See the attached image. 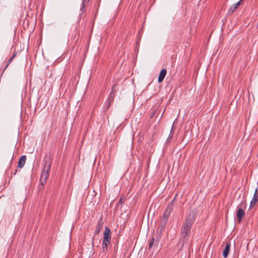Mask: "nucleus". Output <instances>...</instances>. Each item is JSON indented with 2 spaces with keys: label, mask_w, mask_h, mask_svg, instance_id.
<instances>
[{
  "label": "nucleus",
  "mask_w": 258,
  "mask_h": 258,
  "mask_svg": "<svg viewBox=\"0 0 258 258\" xmlns=\"http://www.w3.org/2000/svg\"><path fill=\"white\" fill-rule=\"evenodd\" d=\"M195 220V216L192 213H189L186 218L180 229V240L183 244L185 243L189 237V233L192 224Z\"/></svg>",
  "instance_id": "f257e3e1"
},
{
  "label": "nucleus",
  "mask_w": 258,
  "mask_h": 258,
  "mask_svg": "<svg viewBox=\"0 0 258 258\" xmlns=\"http://www.w3.org/2000/svg\"><path fill=\"white\" fill-rule=\"evenodd\" d=\"M51 163L49 161L46 160L43 165V168L40 176V184L39 185V189H42L45 184L48 176L49 174Z\"/></svg>",
  "instance_id": "f03ea898"
},
{
  "label": "nucleus",
  "mask_w": 258,
  "mask_h": 258,
  "mask_svg": "<svg viewBox=\"0 0 258 258\" xmlns=\"http://www.w3.org/2000/svg\"><path fill=\"white\" fill-rule=\"evenodd\" d=\"M110 240L111 231L108 227L106 226L104 232V237L102 243V249L103 251L107 249V247L110 242Z\"/></svg>",
  "instance_id": "7ed1b4c3"
},
{
  "label": "nucleus",
  "mask_w": 258,
  "mask_h": 258,
  "mask_svg": "<svg viewBox=\"0 0 258 258\" xmlns=\"http://www.w3.org/2000/svg\"><path fill=\"white\" fill-rule=\"evenodd\" d=\"M170 215V214L168 212H166L165 211H164L161 221L162 229H164L165 227Z\"/></svg>",
  "instance_id": "20e7f679"
},
{
  "label": "nucleus",
  "mask_w": 258,
  "mask_h": 258,
  "mask_svg": "<svg viewBox=\"0 0 258 258\" xmlns=\"http://www.w3.org/2000/svg\"><path fill=\"white\" fill-rule=\"evenodd\" d=\"M231 246V243L230 242L228 241L226 243L224 250L223 252V255L224 258H226L228 255L230 248Z\"/></svg>",
  "instance_id": "39448f33"
},
{
  "label": "nucleus",
  "mask_w": 258,
  "mask_h": 258,
  "mask_svg": "<svg viewBox=\"0 0 258 258\" xmlns=\"http://www.w3.org/2000/svg\"><path fill=\"white\" fill-rule=\"evenodd\" d=\"M166 73H167V71L165 69H162V70L161 71V72L159 74V76L158 79V81L159 83H161L163 81V80L166 75Z\"/></svg>",
  "instance_id": "423d86ee"
},
{
  "label": "nucleus",
  "mask_w": 258,
  "mask_h": 258,
  "mask_svg": "<svg viewBox=\"0 0 258 258\" xmlns=\"http://www.w3.org/2000/svg\"><path fill=\"white\" fill-rule=\"evenodd\" d=\"M26 160V156L23 155L21 156L18 161V167L22 168L25 165Z\"/></svg>",
  "instance_id": "0eeeda50"
},
{
  "label": "nucleus",
  "mask_w": 258,
  "mask_h": 258,
  "mask_svg": "<svg viewBox=\"0 0 258 258\" xmlns=\"http://www.w3.org/2000/svg\"><path fill=\"white\" fill-rule=\"evenodd\" d=\"M102 227H103V222L102 221V220L101 219L98 221V222L96 225V229L95 230V234H98L100 232Z\"/></svg>",
  "instance_id": "6e6552de"
},
{
  "label": "nucleus",
  "mask_w": 258,
  "mask_h": 258,
  "mask_svg": "<svg viewBox=\"0 0 258 258\" xmlns=\"http://www.w3.org/2000/svg\"><path fill=\"white\" fill-rule=\"evenodd\" d=\"M236 214L239 222H240L243 217L244 216V211L240 208L237 211Z\"/></svg>",
  "instance_id": "1a4fd4ad"
},
{
  "label": "nucleus",
  "mask_w": 258,
  "mask_h": 258,
  "mask_svg": "<svg viewBox=\"0 0 258 258\" xmlns=\"http://www.w3.org/2000/svg\"><path fill=\"white\" fill-rule=\"evenodd\" d=\"M240 1L238 2L234 6H231L229 10L230 13H232L240 6Z\"/></svg>",
  "instance_id": "9d476101"
},
{
  "label": "nucleus",
  "mask_w": 258,
  "mask_h": 258,
  "mask_svg": "<svg viewBox=\"0 0 258 258\" xmlns=\"http://www.w3.org/2000/svg\"><path fill=\"white\" fill-rule=\"evenodd\" d=\"M173 207L172 206V202H170L167 205L165 211L170 214L173 210Z\"/></svg>",
  "instance_id": "9b49d317"
},
{
  "label": "nucleus",
  "mask_w": 258,
  "mask_h": 258,
  "mask_svg": "<svg viewBox=\"0 0 258 258\" xmlns=\"http://www.w3.org/2000/svg\"><path fill=\"white\" fill-rule=\"evenodd\" d=\"M173 125H172V126L170 134L169 135L168 137L167 138L168 141H170L173 136L174 133L173 132Z\"/></svg>",
  "instance_id": "f8f14e48"
},
{
  "label": "nucleus",
  "mask_w": 258,
  "mask_h": 258,
  "mask_svg": "<svg viewBox=\"0 0 258 258\" xmlns=\"http://www.w3.org/2000/svg\"><path fill=\"white\" fill-rule=\"evenodd\" d=\"M149 248L151 249L152 247V246L154 244V238H152L151 239H150L149 241Z\"/></svg>",
  "instance_id": "ddd939ff"
},
{
  "label": "nucleus",
  "mask_w": 258,
  "mask_h": 258,
  "mask_svg": "<svg viewBox=\"0 0 258 258\" xmlns=\"http://www.w3.org/2000/svg\"><path fill=\"white\" fill-rule=\"evenodd\" d=\"M86 0H83V2H82V3L81 4V8H80V10L83 12L84 11V9H85V4H84V2Z\"/></svg>",
  "instance_id": "4468645a"
},
{
  "label": "nucleus",
  "mask_w": 258,
  "mask_h": 258,
  "mask_svg": "<svg viewBox=\"0 0 258 258\" xmlns=\"http://www.w3.org/2000/svg\"><path fill=\"white\" fill-rule=\"evenodd\" d=\"M253 197L258 200V188L255 189Z\"/></svg>",
  "instance_id": "2eb2a0df"
},
{
  "label": "nucleus",
  "mask_w": 258,
  "mask_h": 258,
  "mask_svg": "<svg viewBox=\"0 0 258 258\" xmlns=\"http://www.w3.org/2000/svg\"><path fill=\"white\" fill-rule=\"evenodd\" d=\"M15 54H14L9 60V62L8 63V64H7L6 66V67H8V66L11 63V62L12 61V60L13 59L14 57H15Z\"/></svg>",
  "instance_id": "dca6fc26"
},
{
  "label": "nucleus",
  "mask_w": 258,
  "mask_h": 258,
  "mask_svg": "<svg viewBox=\"0 0 258 258\" xmlns=\"http://www.w3.org/2000/svg\"><path fill=\"white\" fill-rule=\"evenodd\" d=\"M255 203L252 202H250V205H249V208H252L254 207V206L255 205Z\"/></svg>",
  "instance_id": "f3484780"
},
{
  "label": "nucleus",
  "mask_w": 258,
  "mask_h": 258,
  "mask_svg": "<svg viewBox=\"0 0 258 258\" xmlns=\"http://www.w3.org/2000/svg\"><path fill=\"white\" fill-rule=\"evenodd\" d=\"M257 200H258L257 199L254 198L253 197L251 201L256 204Z\"/></svg>",
  "instance_id": "a211bd4d"
},
{
  "label": "nucleus",
  "mask_w": 258,
  "mask_h": 258,
  "mask_svg": "<svg viewBox=\"0 0 258 258\" xmlns=\"http://www.w3.org/2000/svg\"><path fill=\"white\" fill-rule=\"evenodd\" d=\"M177 196V194L175 195V197L174 198V199L171 201V202H172V206L173 207V205H174V202L175 201V199H176V197Z\"/></svg>",
  "instance_id": "6ab92c4d"
},
{
  "label": "nucleus",
  "mask_w": 258,
  "mask_h": 258,
  "mask_svg": "<svg viewBox=\"0 0 258 258\" xmlns=\"http://www.w3.org/2000/svg\"><path fill=\"white\" fill-rule=\"evenodd\" d=\"M118 204H121V203H122V202H121V199H120V200H119V201H118Z\"/></svg>",
  "instance_id": "aec40b11"
},
{
  "label": "nucleus",
  "mask_w": 258,
  "mask_h": 258,
  "mask_svg": "<svg viewBox=\"0 0 258 258\" xmlns=\"http://www.w3.org/2000/svg\"><path fill=\"white\" fill-rule=\"evenodd\" d=\"M115 87V86L113 87V88H112V92H111V93H112V92L114 91V89Z\"/></svg>",
  "instance_id": "412c9836"
},
{
  "label": "nucleus",
  "mask_w": 258,
  "mask_h": 258,
  "mask_svg": "<svg viewBox=\"0 0 258 258\" xmlns=\"http://www.w3.org/2000/svg\"><path fill=\"white\" fill-rule=\"evenodd\" d=\"M94 237L93 236V237H92V241H93V242H92V245H93V241H94Z\"/></svg>",
  "instance_id": "4be33fe9"
}]
</instances>
